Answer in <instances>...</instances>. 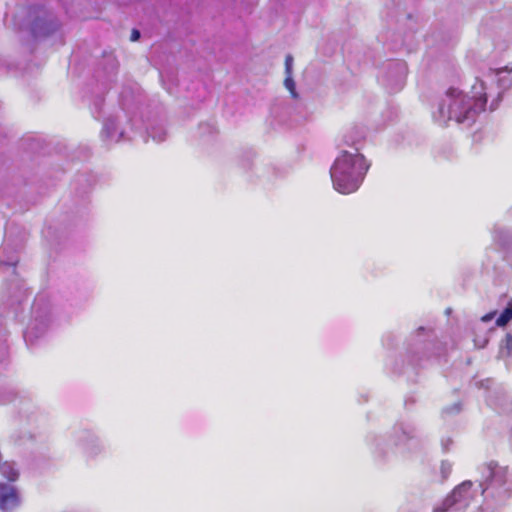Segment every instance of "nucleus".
Masks as SVG:
<instances>
[{"instance_id":"1","label":"nucleus","mask_w":512,"mask_h":512,"mask_svg":"<svg viewBox=\"0 0 512 512\" xmlns=\"http://www.w3.org/2000/svg\"><path fill=\"white\" fill-rule=\"evenodd\" d=\"M368 168L369 164L362 154L342 151L330 170L334 188L342 194L355 192Z\"/></svg>"},{"instance_id":"2","label":"nucleus","mask_w":512,"mask_h":512,"mask_svg":"<svg viewBox=\"0 0 512 512\" xmlns=\"http://www.w3.org/2000/svg\"><path fill=\"white\" fill-rule=\"evenodd\" d=\"M18 495L14 488L4 486L0 491V507L4 510L12 509L18 505Z\"/></svg>"},{"instance_id":"3","label":"nucleus","mask_w":512,"mask_h":512,"mask_svg":"<svg viewBox=\"0 0 512 512\" xmlns=\"http://www.w3.org/2000/svg\"><path fill=\"white\" fill-rule=\"evenodd\" d=\"M463 103V98H459L454 100L451 104H449V111L447 118L449 120L454 119L457 122H463L467 118L468 112L472 109V106H463V113L457 114L455 109L460 106V104Z\"/></svg>"},{"instance_id":"4","label":"nucleus","mask_w":512,"mask_h":512,"mask_svg":"<svg viewBox=\"0 0 512 512\" xmlns=\"http://www.w3.org/2000/svg\"><path fill=\"white\" fill-rule=\"evenodd\" d=\"M500 354L503 357H510L512 355V333H506L505 337L500 343Z\"/></svg>"},{"instance_id":"5","label":"nucleus","mask_w":512,"mask_h":512,"mask_svg":"<svg viewBox=\"0 0 512 512\" xmlns=\"http://www.w3.org/2000/svg\"><path fill=\"white\" fill-rule=\"evenodd\" d=\"M471 486H472V484L470 482L462 483L461 485H459L458 487H456L453 490L451 497L446 499V502H449L450 504L456 502L458 500V498L460 497L462 491L465 489L469 490L471 488Z\"/></svg>"},{"instance_id":"6","label":"nucleus","mask_w":512,"mask_h":512,"mask_svg":"<svg viewBox=\"0 0 512 512\" xmlns=\"http://www.w3.org/2000/svg\"><path fill=\"white\" fill-rule=\"evenodd\" d=\"M285 87L289 90L293 98H297L298 95L295 90V82L292 79L291 75H286V78L284 80Z\"/></svg>"},{"instance_id":"7","label":"nucleus","mask_w":512,"mask_h":512,"mask_svg":"<svg viewBox=\"0 0 512 512\" xmlns=\"http://www.w3.org/2000/svg\"><path fill=\"white\" fill-rule=\"evenodd\" d=\"M497 320H512V298L508 302L503 312L498 316Z\"/></svg>"},{"instance_id":"8","label":"nucleus","mask_w":512,"mask_h":512,"mask_svg":"<svg viewBox=\"0 0 512 512\" xmlns=\"http://www.w3.org/2000/svg\"><path fill=\"white\" fill-rule=\"evenodd\" d=\"M486 102H487L486 93H481L480 96L478 98H476L473 108L484 110Z\"/></svg>"},{"instance_id":"9","label":"nucleus","mask_w":512,"mask_h":512,"mask_svg":"<svg viewBox=\"0 0 512 512\" xmlns=\"http://www.w3.org/2000/svg\"><path fill=\"white\" fill-rule=\"evenodd\" d=\"M292 64H293V57L291 55H287L285 57V72H286V75H292Z\"/></svg>"},{"instance_id":"10","label":"nucleus","mask_w":512,"mask_h":512,"mask_svg":"<svg viewBox=\"0 0 512 512\" xmlns=\"http://www.w3.org/2000/svg\"><path fill=\"white\" fill-rule=\"evenodd\" d=\"M497 315V312L494 311V312H490V313H487L485 314L484 316L481 317V320L483 321H486V320H493L494 317Z\"/></svg>"},{"instance_id":"11","label":"nucleus","mask_w":512,"mask_h":512,"mask_svg":"<svg viewBox=\"0 0 512 512\" xmlns=\"http://www.w3.org/2000/svg\"><path fill=\"white\" fill-rule=\"evenodd\" d=\"M140 38V32L137 29H133L131 32V40L137 41Z\"/></svg>"},{"instance_id":"12","label":"nucleus","mask_w":512,"mask_h":512,"mask_svg":"<svg viewBox=\"0 0 512 512\" xmlns=\"http://www.w3.org/2000/svg\"><path fill=\"white\" fill-rule=\"evenodd\" d=\"M507 323H508V322H504V321L496 322V324H497L498 326H500V327H504V326H506V324H507Z\"/></svg>"},{"instance_id":"13","label":"nucleus","mask_w":512,"mask_h":512,"mask_svg":"<svg viewBox=\"0 0 512 512\" xmlns=\"http://www.w3.org/2000/svg\"><path fill=\"white\" fill-rule=\"evenodd\" d=\"M439 112H440L441 116H444V115H445L443 107H441V108H440V111H439Z\"/></svg>"}]
</instances>
